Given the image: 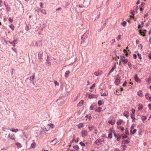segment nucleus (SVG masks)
Returning <instances> with one entry per match:
<instances>
[{"label": "nucleus", "mask_w": 151, "mask_h": 151, "mask_svg": "<svg viewBox=\"0 0 151 151\" xmlns=\"http://www.w3.org/2000/svg\"><path fill=\"white\" fill-rule=\"evenodd\" d=\"M88 31H86L82 36L81 39V43L86 42L87 40V38L89 35Z\"/></svg>", "instance_id": "1"}, {"label": "nucleus", "mask_w": 151, "mask_h": 151, "mask_svg": "<svg viewBox=\"0 0 151 151\" xmlns=\"http://www.w3.org/2000/svg\"><path fill=\"white\" fill-rule=\"evenodd\" d=\"M81 136L83 137H85L88 135V132L86 130H82L81 132Z\"/></svg>", "instance_id": "2"}, {"label": "nucleus", "mask_w": 151, "mask_h": 151, "mask_svg": "<svg viewBox=\"0 0 151 151\" xmlns=\"http://www.w3.org/2000/svg\"><path fill=\"white\" fill-rule=\"evenodd\" d=\"M8 137L9 139L12 140H15L16 139L15 136L13 133H9Z\"/></svg>", "instance_id": "3"}, {"label": "nucleus", "mask_w": 151, "mask_h": 151, "mask_svg": "<svg viewBox=\"0 0 151 151\" xmlns=\"http://www.w3.org/2000/svg\"><path fill=\"white\" fill-rule=\"evenodd\" d=\"M47 128H48L49 129H53L54 127V125L53 124L50 123L48 124L47 125Z\"/></svg>", "instance_id": "4"}, {"label": "nucleus", "mask_w": 151, "mask_h": 151, "mask_svg": "<svg viewBox=\"0 0 151 151\" xmlns=\"http://www.w3.org/2000/svg\"><path fill=\"white\" fill-rule=\"evenodd\" d=\"M121 59V61L124 64H125L128 62V60L127 59H125L124 56Z\"/></svg>", "instance_id": "5"}, {"label": "nucleus", "mask_w": 151, "mask_h": 151, "mask_svg": "<svg viewBox=\"0 0 151 151\" xmlns=\"http://www.w3.org/2000/svg\"><path fill=\"white\" fill-rule=\"evenodd\" d=\"M134 78L135 79V80L137 82H140L141 80L137 76V75L136 74L134 77Z\"/></svg>", "instance_id": "6"}, {"label": "nucleus", "mask_w": 151, "mask_h": 151, "mask_svg": "<svg viewBox=\"0 0 151 151\" xmlns=\"http://www.w3.org/2000/svg\"><path fill=\"white\" fill-rule=\"evenodd\" d=\"M124 115L127 118H128L129 115V112L127 111H125L123 113Z\"/></svg>", "instance_id": "7"}, {"label": "nucleus", "mask_w": 151, "mask_h": 151, "mask_svg": "<svg viewBox=\"0 0 151 151\" xmlns=\"http://www.w3.org/2000/svg\"><path fill=\"white\" fill-rule=\"evenodd\" d=\"M43 55V52L42 51L40 52L38 54V58L39 59H42V57Z\"/></svg>", "instance_id": "8"}, {"label": "nucleus", "mask_w": 151, "mask_h": 151, "mask_svg": "<svg viewBox=\"0 0 151 151\" xmlns=\"http://www.w3.org/2000/svg\"><path fill=\"white\" fill-rule=\"evenodd\" d=\"M50 143H52V145H55L56 143H57L58 142L57 139H55L51 141L50 142Z\"/></svg>", "instance_id": "9"}, {"label": "nucleus", "mask_w": 151, "mask_h": 151, "mask_svg": "<svg viewBox=\"0 0 151 151\" xmlns=\"http://www.w3.org/2000/svg\"><path fill=\"white\" fill-rule=\"evenodd\" d=\"M84 102V101L82 100L81 101H80L77 104V106H82Z\"/></svg>", "instance_id": "10"}, {"label": "nucleus", "mask_w": 151, "mask_h": 151, "mask_svg": "<svg viewBox=\"0 0 151 151\" xmlns=\"http://www.w3.org/2000/svg\"><path fill=\"white\" fill-rule=\"evenodd\" d=\"M101 142H102V141L100 139H97L95 142V143L98 145H101Z\"/></svg>", "instance_id": "11"}, {"label": "nucleus", "mask_w": 151, "mask_h": 151, "mask_svg": "<svg viewBox=\"0 0 151 151\" xmlns=\"http://www.w3.org/2000/svg\"><path fill=\"white\" fill-rule=\"evenodd\" d=\"M83 126V123H80L78 124L77 125L78 128L79 129H80L82 128Z\"/></svg>", "instance_id": "12"}, {"label": "nucleus", "mask_w": 151, "mask_h": 151, "mask_svg": "<svg viewBox=\"0 0 151 151\" xmlns=\"http://www.w3.org/2000/svg\"><path fill=\"white\" fill-rule=\"evenodd\" d=\"M137 95L139 96L142 97L143 96V93L141 91H139L137 92Z\"/></svg>", "instance_id": "13"}, {"label": "nucleus", "mask_w": 151, "mask_h": 151, "mask_svg": "<svg viewBox=\"0 0 151 151\" xmlns=\"http://www.w3.org/2000/svg\"><path fill=\"white\" fill-rule=\"evenodd\" d=\"M122 120L121 119H118L116 122V124L118 125H119L122 124Z\"/></svg>", "instance_id": "14"}, {"label": "nucleus", "mask_w": 151, "mask_h": 151, "mask_svg": "<svg viewBox=\"0 0 151 151\" xmlns=\"http://www.w3.org/2000/svg\"><path fill=\"white\" fill-rule=\"evenodd\" d=\"M70 73V72L69 71H66L65 74V77L66 78H68Z\"/></svg>", "instance_id": "15"}, {"label": "nucleus", "mask_w": 151, "mask_h": 151, "mask_svg": "<svg viewBox=\"0 0 151 151\" xmlns=\"http://www.w3.org/2000/svg\"><path fill=\"white\" fill-rule=\"evenodd\" d=\"M115 120H109L108 122L109 123L111 124V125L114 124L115 123Z\"/></svg>", "instance_id": "16"}, {"label": "nucleus", "mask_w": 151, "mask_h": 151, "mask_svg": "<svg viewBox=\"0 0 151 151\" xmlns=\"http://www.w3.org/2000/svg\"><path fill=\"white\" fill-rule=\"evenodd\" d=\"M139 32L140 35L143 36H145V32H142L141 30H139Z\"/></svg>", "instance_id": "17"}, {"label": "nucleus", "mask_w": 151, "mask_h": 151, "mask_svg": "<svg viewBox=\"0 0 151 151\" xmlns=\"http://www.w3.org/2000/svg\"><path fill=\"white\" fill-rule=\"evenodd\" d=\"M15 145L17 146V147L19 148H20L22 147L21 144L19 142L16 143Z\"/></svg>", "instance_id": "18"}, {"label": "nucleus", "mask_w": 151, "mask_h": 151, "mask_svg": "<svg viewBox=\"0 0 151 151\" xmlns=\"http://www.w3.org/2000/svg\"><path fill=\"white\" fill-rule=\"evenodd\" d=\"M120 81L118 79H116L115 81V84L116 85H118L119 84Z\"/></svg>", "instance_id": "19"}, {"label": "nucleus", "mask_w": 151, "mask_h": 151, "mask_svg": "<svg viewBox=\"0 0 151 151\" xmlns=\"http://www.w3.org/2000/svg\"><path fill=\"white\" fill-rule=\"evenodd\" d=\"M88 129H89L90 131L93 130L94 129V127L93 126H89L88 127Z\"/></svg>", "instance_id": "20"}, {"label": "nucleus", "mask_w": 151, "mask_h": 151, "mask_svg": "<svg viewBox=\"0 0 151 151\" xmlns=\"http://www.w3.org/2000/svg\"><path fill=\"white\" fill-rule=\"evenodd\" d=\"M94 95L93 94H90L88 97L89 99H93L94 98Z\"/></svg>", "instance_id": "21"}, {"label": "nucleus", "mask_w": 151, "mask_h": 151, "mask_svg": "<svg viewBox=\"0 0 151 151\" xmlns=\"http://www.w3.org/2000/svg\"><path fill=\"white\" fill-rule=\"evenodd\" d=\"M36 144L34 142L31 144V147L32 148H34L35 147Z\"/></svg>", "instance_id": "22"}, {"label": "nucleus", "mask_w": 151, "mask_h": 151, "mask_svg": "<svg viewBox=\"0 0 151 151\" xmlns=\"http://www.w3.org/2000/svg\"><path fill=\"white\" fill-rule=\"evenodd\" d=\"M41 12L42 14H47L46 12L45 9H42Z\"/></svg>", "instance_id": "23"}, {"label": "nucleus", "mask_w": 151, "mask_h": 151, "mask_svg": "<svg viewBox=\"0 0 151 151\" xmlns=\"http://www.w3.org/2000/svg\"><path fill=\"white\" fill-rule=\"evenodd\" d=\"M120 91V90L119 89H117V90L116 91V92L115 93V94L116 95H119L120 94L119 93V91Z\"/></svg>", "instance_id": "24"}, {"label": "nucleus", "mask_w": 151, "mask_h": 151, "mask_svg": "<svg viewBox=\"0 0 151 151\" xmlns=\"http://www.w3.org/2000/svg\"><path fill=\"white\" fill-rule=\"evenodd\" d=\"M73 147L74 149H76V150H78L79 149V147L78 145H75L73 146Z\"/></svg>", "instance_id": "25"}, {"label": "nucleus", "mask_w": 151, "mask_h": 151, "mask_svg": "<svg viewBox=\"0 0 151 151\" xmlns=\"http://www.w3.org/2000/svg\"><path fill=\"white\" fill-rule=\"evenodd\" d=\"M126 24L127 22L126 21H124L123 22H122V23H121V24L124 27L126 25Z\"/></svg>", "instance_id": "26"}, {"label": "nucleus", "mask_w": 151, "mask_h": 151, "mask_svg": "<svg viewBox=\"0 0 151 151\" xmlns=\"http://www.w3.org/2000/svg\"><path fill=\"white\" fill-rule=\"evenodd\" d=\"M9 27L13 30L14 29V27L13 24H11L10 25Z\"/></svg>", "instance_id": "27"}, {"label": "nucleus", "mask_w": 151, "mask_h": 151, "mask_svg": "<svg viewBox=\"0 0 151 151\" xmlns=\"http://www.w3.org/2000/svg\"><path fill=\"white\" fill-rule=\"evenodd\" d=\"M35 76H31L30 77V80L32 81H33V80L35 79Z\"/></svg>", "instance_id": "28"}, {"label": "nucleus", "mask_w": 151, "mask_h": 151, "mask_svg": "<svg viewBox=\"0 0 151 151\" xmlns=\"http://www.w3.org/2000/svg\"><path fill=\"white\" fill-rule=\"evenodd\" d=\"M101 107H99L97 109H96V111L99 112H100L101 111Z\"/></svg>", "instance_id": "29"}, {"label": "nucleus", "mask_w": 151, "mask_h": 151, "mask_svg": "<svg viewBox=\"0 0 151 151\" xmlns=\"http://www.w3.org/2000/svg\"><path fill=\"white\" fill-rule=\"evenodd\" d=\"M148 93H147L145 95V97L146 99H147L148 100V99H149L150 98V97H149V96H148Z\"/></svg>", "instance_id": "30"}, {"label": "nucleus", "mask_w": 151, "mask_h": 151, "mask_svg": "<svg viewBox=\"0 0 151 151\" xmlns=\"http://www.w3.org/2000/svg\"><path fill=\"white\" fill-rule=\"evenodd\" d=\"M121 39V35H119L116 37V39L118 41L119 40Z\"/></svg>", "instance_id": "31"}, {"label": "nucleus", "mask_w": 151, "mask_h": 151, "mask_svg": "<svg viewBox=\"0 0 151 151\" xmlns=\"http://www.w3.org/2000/svg\"><path fill=\"white\" fill-rule=\"evenodd\" d=\"M102 72L100 71L98 73H96V74H95V75H96V76H100L102 74Z\"/></svg>", "instance_id": "32"}, {"label": "nucleus", "mask_w": 151, "mask_h": 151, "mask_svg": "<svg viewBox=\"0 0 151 151\" xmlns=\"http://www.w3.org/2000/svg\"><path fill=\"white\" fill-rule=\"evenodd\" d=\"M134 127V126L133 125H132L131 127V129H130V134H132V130L133 129Z\"/></svg>", "instance_id": "33"}, {"label": "nucleus", "mask_w": 151, "mask_h": 151, "mask_svg": "<svg viewBox=\"0 0 151 151\" xmlns=\"http://www.w3.org/2000/svg\"><path fill=\"white\" fill-rule=\"evenodd\" d=\"M129 142V140H126L124 141L122 143H125V144H128Z\"/></svg>", "instance_id": "34"}, {"label": "nucleus", "mask_w": 151, "mask_h": 151, "mask_svg": "<svg viewBox=\"0 0 151 151\" xmlns=\"http://www.w3.org/2000/svg\"><path fill=\"white\" fill-rule=\"evenodd\" d=\"M108 137L110 138H111L112 137V133H109L108 135Z\"/></svg>", "instance_id": "35"}, {"label": "nucleus", "mask_w": 151, "mask_h": 151, "mask_svg": "<svg viewBox=\"0 0 151 151\" xmlns=\"http://www.w3.org/2000/svg\"><path fill=\"white\" fill-rule=\"evenodd\" d=\"M98 104L99 106L102 105V103L101 101V100L99 101L98 102Z\"/></svg>", "instance_id": "36"}, {"label": "nucleus", "mask_w": 151, "mask_h": 151, "mask_svg": "<svg viewBox=\"0 0 151 151\" xmlns=\"http://www.w3.org/2000/svg\"><path fill=\"white\" fill-rule=\"evenodd\" d=\"M94 109V106L93 105H91L90 107V109L91 110H93Z\"/></svg>", "instance_id": "37"}, {"label": "nucleus", "mask_w": 151, "mask_h": 151, "mask_svg": "<svg viewBox=\"0 0 151 151\" xmlns=\"http://www.w3.org/2000/svg\"><path fill=\"white\" fill-rule=\"evenodd\" d=\"M85 117L86 118H87L89 119V120L91 119V117L90 116H89L88 115H87L85 116Z\"/></svg>", "instance_id": "38"}, {"label": "nucleus", "mask_w": 151, "mask_h": 151, "mask_svg": "<svg viewBox=\"0 0 151 151\" xmlns=\"http://www.w3.org/2000/svg\"><path fill=\"white\" fill-rule=\"evenodd\" d=\"M141 119L143 121H145L146 119V117L145 116H143L141 117Z\"/></svg>", "instance_id": "39"}, {"label": "nucleus", "mask_w": 151, "mask_h": 151, "mask_svg": "<svg viewBox=\"0 0 151 151\" xmlns=\"http://www.w3.org/2000/svg\"><path fill=\"white\" fill-rule=\"evenodd\" d=\"M142 105L139 104V105L138 108L139 110L142 109Z\"/></svg>", "instance_id": "40"}, {"label": "nucleus", "mask_w": 151, "mask_h": 151, "mask_svg": "<svg viewBox=\"0 0 151 151\" xmlns=\"http://www.w3.org/2000/svg\"><path fill=\"white\" fill-rule=\"evenodd\" d=\"M131 117L132 119H133V121H134L135 118L134 117V115L132 114L131 115Z\"/></svg>", "instance_id": "41"}, {"label": "nucleus", "mask_w": 151, "mask_h": 151, "mask_svg": "<svg viewBox=\"0 0 151 151\" xmlns=\"http://www.w3.org/2000/svg\"><path fill=\"white\" fill-rule=\"evenodd\" d=\"M137 55L139 58L141 60L142 59V57H141V54H139V53L137 54Z\"/></svg>", "instance_id": "42"}, {"label": "nucleus", "mask_w": 151, "mask_h": 151, "mask_svg": "<svg viewBox=\"0 0 151 151\" xmlns=\"http://www.w3.org/2000/svg\"><path fill=\"white\" fill-rule=\"evenodd\" d=\"M136 131L137 130L135 129H134L133 131L132 132V134H134L136 133Z\"/></svg>", "instance_id": "43"}, {"label": "nucleus", "mask_w": 151, "mask_h": 151, "mask_svg": "<svg viewBox=\"0 0 151 151\" xmlns=\"http://www.w3.org/2000/svg\"><path fill=\"white\" fill-rule=\"evenodd\" d=\"M80 144L81 146H85V144L84 143H83V142H81L80 143Z\"/></svg>", "instance_id": "44"}, {"label": "nucleus", "mask_w": 151, "mask_h": 151, "mask_svg": "<svg viewBox=\"0 0 151 151\" xmlns=\"http://www.w3.org/2000/svg\"><path fill=\"white\" fill-rule=\"evenodd\" d=\"M115 67L114 66L112 67L111 70H110V72L111 73L115 69Z\"/></svg>", "instance_id": "45"}, {"label": "nucleus", "mask_w": 151, "mask_h": 151, "mask_svg": "<svg viewBox=\"0 0 151 151\" xmlns=\"http://www.w3.org/2000/svg\"><path fill=\"white\" fill-rule=\"evenodd\" d=\"M79 139V138L78 137L76 139H74L73 138V140H75V142H78Z\"/></svg>", "instance_id": "46"}, {"label": "nucleus", "mask_w": 151, "mask_h": 151, "mask_svg": "<svg viewBox=\"0 0 151 151\" xmlns=\"http://www.w3.org/2000/svg\"><path fill=\"white\" fill-rule=\"evenodd\" d=\"M44 130L45 131H48L49 130V129L46 127H45L44 129Z\"/></svg>", "instance_id": "47"}, {"label": "nucleus", "mask_w": 151, "mask_h": 151, "mask_svg": "<svg viewBox=\"0 0 151 151\" xmlns=\"http://www.w3.org/2000/svg\"><path fill=\"white\" fill-rule=\"evenodd\" d=\"M11 131H12V132H15V129H14V128H11L9 129Z\"/></svg>", "instance_id": "48"}, {"label": "nucleus", "mask_w": 151, "mask_h": 151, "mask_svg": "<svg viewBox=\"0 0 151 151\" xmlns=\"http://www.w3.org/2000/svg\"><path fill=\"white\" fill-rule=\"evenodd\" d=\"M125 133L126 134H129V131H128L126 129L125 132Z\"/></svg>", "instance_id": "49"}, {"label": "nucleus", "mask_w": 151, "mask_h": 151, "mask_svg": "<svg viewBox=\"0 0 151 151\" xmlns=\"http://www.w3.org/2000/svg\"><path fill=\"white\" fill-rule=\"evenodd\" d=\"M115 39H112L111 40V45H112L115 42Z\"/></svg>", "instance_id": "50"}, {"label": "nucleus", "mask_w": 151, "mask_h": 151, "mask_svg": "<svg viewBox=\"0 0 151 151\" xmlns=\"http://www.w3.org/2000/svg\"><path fill=\"white\" fill-rule=\"evenodd\" d=\"M9 20L11 23H12L13 21V19H12L11 18H9Z\"/></svg>", "instance_id": "51"}, {"label": "nucleus", "mask_w": 151, "mask_h": 151, "mask_svg": "<svg viewBox=\"0 0 151 151\" xmlns=\"http://www.w3.org/2000/svg\"><path fill=\"white\" fill-rule=\"evenodd\" d=\"M13 43L15 45L17 43V42L16 40H14L13 41Z\"/></svg>", "instance_id": "52"}, {"label": "nucleus", "mask_w": 151, "mask_h": 151, "mask_svg": "<svg viewBox=\"0 0 151 151\" xmlns=\"http://www.w3.org/2000/svg\"><path fill=\"white\" fill-rule=\"evenodd\" d=\"M94 83L93 84L92 86H91L90 88V89H93V88H94Z\"/></svg>", "instance_id": "53"}, {"label": "nucleus", "mask_w": 151, "mask_h": 151, "mask_svg": "<svg viewBox=\"0 0 151 151\" xmlns=\"http://www.w3.org/2000/svg\"><path fill=\"white\" fill-rule=\"evenodd\" d=\"M132 113L134 115V114L135 113V110L132 109Z\"/></svg>", "instance_id": "54"}, {"label": "nucleus", "mask_w": 151, "mask_h": 151, "mask_svg": "<svg viewBox=\"0 0 151 151\" xmlns=\"http://www.w3.org/2000/svg\"><path fill=\"white\" fill-rule=\"evenodd\" d=\"M148 106L149 109L151 110V104H149Z\"/></svg>", "instance_id": "55"}, {"label": "nucleus", "mask_w": 151, "mask_h": 151, "mask_svg": "<svg viewBox=\"0 0 151 151\" xmlns=\"http://www.w3.org/2000/svg\"><path fill=\"white\" fill-rule=\"evenodd\" d=\"M84 6L83 5H79V7L80 8H83L84 7Z\"/></svg>", "instance_id": "56"}, {"label": "nucleus", "mask_w": 151, "mask_h": 151, "mask_svg": "<svg viewBox=\"0 0 151 151\" xmlns=\"http://www.w3.org/2000/svg\"><path fill=\"white\" fill-rule=\"evenodd\" d=\"M133 57L134 59H136L137 58V56L136 54H133Z\"/></svg>", "instance_id": "57"}, {"label": "nucleus", "mask_w": 151, "mask_h": 151, "mask_svg": "<svg viewBox=\"0 0 151 151\" xmlns=\"http://www.w3.org/2000/svg\"><path fill=\"white\" fill-rule=\"evenodd\" d=\"M122 148L124 150L125 149V148L126 147V146L125 145H123L122 146Z\"/></svg>", "instance_id": "58"}, {"label": "nucleus", "mask_w": 151, "mask_h": 151, "mask_svg": "<svg viewBox=\"0 0 151 151\" xmlns=\"http://www.w3.org/2000/svg\"><path fill=\"white\" fill-rule=\"evenodd\" d=\"M117 139H116V140L117 141H119V139H120V137H118V136H117Z\"/></svg>", "instance_id": "59"}, {"label": "nucleus", "mask_w": 151, "mask_h": 151, "mask_svg": "<svg viewBox=\"0 0 151 151\" xmlns=\"http://www.w3.org/2000/svg\"><path fill=\"white\" fill-rule=\"evenodd\" d=\"M120 129H121V130L122 131H123L124 130V128L123 127H121L120 128Z\"/></svg>", "instance_id": "60"}, {"label": "nucleus", "mask_w": 151, "mask_h": 151, "mask_svg": "<svg viewBox=\"0 0 151 151\" xmlns=\"http://www.w3.org/2000/svg\"><path fill=\"white\" fill-rule=\"evenodd\" d=\"M128 66L129 67H131V64L130 63H128Z\"/></svg>", "instance_id": "61"}, {"label": "nucleus", "mask_w": 151, "mask_h": 151, "mask_svg": "<svg viewBox=\"0 0 151 151\" xmlns=\"http://www.w3.org/2000/svg\"><path fill=\"white\" fill-rule=\"evenodd\" d=\"M54 83H55L56 84V85H59V83H58L56 81H55L54 82Z\"/></svg>", "instance_id": "62"}, {"label": "nucleus", "mask_w": 151, "mask_h": 151, "mask_svg": "<svg viewBox=\"0 0 151 151\" xmlns=\"http://www.w3.org/2000/svg\"><path fill=\"white\" fill-rule=\"evenodd\" d=\"M140 3V1L139 0L137 2L136 4H139Z\"/></svg>", "instance_id": "63"}, {"label": "nucleus", "mask_w": 151, "mask_h": 151, "mask_svg": "<svg viewBox=\"0 0 151 151\" xmlns=\"http://www.w3.org/2000/svg\"><path fill=\"white\" fill-rule=\"evenodd\" d=\"M148 57L149 59H151V54L149 55Z\"/></svg>", "instance_id": "64"}]
</instances>
